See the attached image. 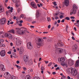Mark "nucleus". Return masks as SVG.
I'll use <instances>...</instances> for the list:
<instances>
[{
    "instance_id": "1",
    "label": "nucleus",
    "mask_w": 79,
    "mask_h": 79,
    "mask_svg": "<svg viewBox=\"0 0 79 79\" xmlns=\"http://www.w3.org/2000/svg\"><path fill=\"white\" fill-rule=\"evenodd\" d=\"M73 7V11H71L70 12V15H72V14L75 15L76 13V10H77V6H76V5L74 4Z\"/></svg>"
},
{
    "instance_id": "2",
    "label": "nucleus",
    "mask_w": 79,
    "mask_h": 79,
    "mask_svg": "<svg viewBox=\"0 0 79 79\" xmlns=\"http://www.w3.org/2000/svg\"><path fill=\"white\" fill-rule=\"evenodd\" d=\"M36 44L37 45H39V46L42 45H43V43H42V39L40 38L38 39L36 41Z\"/></svg>"
},
{
    "instance_id": "3",
    "label": "nucleus",
    "mask_w": 79,
    "mask_h": 79,
    "mask_svg": "<svg viewBox=\"0 0 79 79\" xmlns=\"http://www.w3.org/2000/svg\"><path fill=\"white\" fill-rule=\"evenodd\" d=\"M5 35L6 37H8L10 39H11L13 38V35L10 33H6Z\"/></svg>"
},
{
    "instance_id": "4",
    "label": "nucleus",
    "mask_w": 79,
    "mask_h": 79,
    "mask_svg": "<svg viewBox=\"0 0 79 79\" xmlns=\"http://www.w3.org/2000/svg\"><path fill=\"white\" fill-rule=\"evenodd\" d=\"M23 60L24 62H27L29 61V56L27 55H24L23 57Z\"/></svg>"
},
{
    "instance_id": "5",
    "label": "nucleus",
    "mask_w": 79,
    "mask_h": 79,
    "mask_svg": "<svg viewBox=\"0 0 79 79\" xmlns=\"http://www.w3.org/2000/svg\"><path fill=\"white\" fill-rule=\"evenodd\" d=\"M4 76L6 79H10L11 77V75L9 73L6 72L4 74Z\"/></svg>"
},
{
    "instance_id": "6",
    "label": "nucleus",
    "mask_w": 79,
    "mask_h": 79,
    "mask_svg": "<svg viewBox=\"0 0 79 79\" xmlns=\"http://www.w3.org/2000/svg\"><path fill=\"white\" fill-rule=\"evenodd\" d=\"M16 32L18 34H19V35H23L24 33H25V31H24L23 30H17Z\"/></svg>"
},
{
    "instance_id": "7",
    "label": "nucleus",
    "mask_w": 79,
    "mask_h": 79,
    "mask_svg": "<svg viewBox=\"0 0 79 79\" xmlns=\"http://www.w3.org/2000/svg\"><path fill=\"white\" fill-rule=\"evenodd\" d=\"M77 48H78V46L76 44H75L72 47V51L73 52H76L77 51Z\"/></svg>"
},
{
    "instance_id": "8",
    "label": "nucleus",
    "mask_w": 79,
    "mask_h": 79,
    "mask_svg": "<svg viewBox=\"0 0 79 79\" xmlns=\"http://www.w3.org/2000/svg\"><path fill=\"white\" fill-rule=\"evenodd\" d=\"M6 20L5 18H3L0 20V24H4L6 23Z\"/></svg>"
},
{
    "instance_id": "9",
    "label": "nucleus",
    "mask_w": 79,
    "mask_h": 79,
    "mask_svg": "<svg viewBox=\"0 0 79 79\" xmlns=\"http://www.w3.org/2000/svg\"><path fill=\"white\" fill-rule=\"evenodd\" d=\"M24 52V49L23 47H21L20 48V50L19 51V53L20 55H22V54H23Z\"/></svg>"
},
{
    "instance_id": "10",
    "label": "nucleus",
    "mask_w": 79,
    "mask_h": 79,
    "mask_svg": "<svg viewBox=\"0 0 79 79\" xmlns=\"http://www.w3.org/2000/svg\"><path fill=\"white\" fill-rule=\"evenodd\" d=\"M16 44L17 46H20L22 44V41L19 39L17 40L16 42Z\"/></svg>"
},
{
    "instance_id": "11",
    "label": "nucleus",
    "mask_w": 79,
    "mask_h": 79,
    "mask_svg": "<svg viewBox=\"0 0 79 79\" xmlns=\"http://www.w3.org/2000/svg\"><path fill=\"white\" fill-rule=\"evenodd\" d=\"M5 50H2L0 52V54L1 56H5L6 55Z\"/></svg>"
},
{
    "instance_id": "12",
    "label": "nucleus",
    "mask_w": 79,
    "mask_h": 79,
    "mask_svg": "<svg viewBox=\"0 0 79 79\" xmlns=\"http://www.w3.org/2000/svg\"><path fill=\"white\" fill-rule=\"evenodd\" d=\"M74 69L72 67L68 69L67 70V73H72Z\"/></svg>"
},
{
    "instance_id": "13",
    "label": "nucleus",
    "mask_w": 79,
    "mask_h": 79,
    "mask_svg": "<svg viewBox=\"0 0 79 79\" xmlns=\"http://www.w3.org/2000/svg\"><path fill=\"white\" fill-rule=\"evenodd\" d=\"M27 48L28 49H31L32 48V43L31 42H29L27 44Z\"/></svg>"
},
{
    "instance_id": "14",
    "label": "nucleus",
    "mask_w": 79,
    "mask_h": 79,
    "mask_svg": "<svg viewBox=\"0 0 79 79\" xmlns=\"http://www.w3.org/2000/svg\"><path fill=\"white\" fill-rule=\"evenodd\" d=\"M77 74V71L76 70V69H73V71L72 73V74L74 76H76Z\"/></svg>"
},
{
    "instance_id": "15",
    "label": "nucleus",
    "mask_w": 79,
    "mask_h": 79,
    "mask_svg": "<svg viewBox=\"0 0 79 79\" xmlns=\"http://www.w3.org/2000/svg\"><path fill=\"white\" fill-rule=\"evenodd\" d=\"M0 70H1L2 71H4L5 70V66L3 64H1L0 65Z\"/></svg>"
},
{
    "instance_id": "16",
    "label": "nucleus",
    "mask_w": 79,
    "mask_h": 79,
    "mask_svg": "<svg viewBox=\"0 0 79 79\" xmlns=\"http://www.w3.org/2000/svg\"><path fill=\"white\" fill-rule=\"evenodd\" d=\"M74 64V61L72 59L69 60V64L70 66H72Z\"/></svg>"
},
{
    "instance_id": "17",
    "label": "nucleus",
    "mask_w": 79,
    "mask_h": 79,
    "mask_svg": "<svg viewBox=\"0 0 79 79\" xmlns=\"http://www.w3.org/2000/svg\"><path fill=\"white\" fill-rule=\"evenodd\" d=\"M31 5L33 8H34L37 9V5L35 4V2H32L31 3Z\"/></svg>"
},
{
    "instance_id": "18",
    "label": "nucleus",
    "mask_w": 79,
    "mask_h": 79,
    "mask_svg": "<svg viewBox=\"0 0 79 79\" xmlns=\"http://www.w3.org/2000/svg\"><path fill=\"white\" fill-rule=\"evenodd\" d=\"M58 60L60 63H63L65 61V59L64 58L62 57L59 59Z\"/></svg>"
},
{
    "instance_id": "19",
    "label": "nucleus",
    "mask_w": 79,
    "mask_h": 79,
    "mask_svg": "<svg viewBox=\"0 0 79 79\" xmlns=\"http://www.w3.org/2000/svg\"><path fill=\"white\" fill-rule=\"evenodd\" d=\"M20 5V2L18 1L17 3H15V6L16 8H18L19 7Z\"/></svg>"
},
{
    "instance_id": "20",
    "label": "nucleus",
    "mask_w": 79,
    "mask_h": 79,
    "mask_svg": "<svg viewBox=\"0 0 79 79\" xmlns=\"http://www.w3.org/2000/svg\"><path fill=\"white\" fill-rule=\"evenodd\" d=\"M64 3L65 5H66L67 6H68L69 5V0H65Z\"/></svg>"
},
{
    "instance_id": "21",
    "label": "nucleus",
    "mask_w": 79,
    "mask_h": 79,
    "mask_svg": "<svg viewBox=\"0 0 79 79\" xmlns=\"http://www.w3.org/2000/svg\"><path fill=\"white\" fill-rule=\"evenodd\" d=\"M75 66L76 68H77V67H79V60H78L76 62V63H75Z\"/></svg>"
},
{
    "instance_id": "22",
    "label": "nucleus",
    "mask_w": 79,
    "mask_h": 79,
    "mask_svg": "<svg viewBox=\"0 0 79 79\" xmlns=\"http://www.w3.org/2000/svg\"><path fill=\"white\" fill-rule=\"evenodd\" d=\"M57 50H58L59 53H61L63 52V49L62 48H57Z\"/></svg>"
},
{
    "instance_id": "23",
    "label": "nucleus",
    "mask_w": 79,
    "mask_h": 79,
    "mask_svg": "<svg viewBox=\"0 0 79 79\" xmlns=\"http://www.w3.org/2000/svg\"><path fill=\"white\" fill-rule=\"evenodd\" d=\"M4 10V8L2 6H0V13H2Z\"/></svg>"
},
{
    "instance_id": "24",
    "label": "nucleus",
    "mask_w": 79,
    "mask_h": 79,
    "mask_svg": "<svg viewBox=\"0 0 79 79\" xmlns=\"http://www.w3.org/2000/svg\"><path fill=\"white\" fill-rule=\"evenodd\" d=\"M60 19H62V18H63L64 17V13H60Z\"/></svg>"
},
{
    "instance_id": "25",
    "label": "nucleus",
    "mask_w": 79,
    "mask_h": 79,
    "mask_svg": "<svg viewBox=\"0 0 79 79\" xmlns=\"http://www.w3.org/2000/svg\"><path fill=\"white\" fill-rule=\"evenodd\" d=\"M9 32H10L11 33H12L13 34H15V31L13 29H12L10 30Z\"/></svg>"
},
{
    "instance_id": "26",
    "label": "nucleus",
    "mask_w": 79,
    "mask_h": 79,
    "mask_svg": "<svg viewBox=\"0 0 79 79\" xmlns=\"http://www.w3.org/2000/svg\"><path fill=\"white\" fill-rule=\"evenodd\" d=\"M39 12L37 11L36 13V18H39Z\"/></svg>"
},
{
    "instance_id": "27",
    "label": "nucleus",
    "mask_w": 79,
    "mask_h": 79,
    "mask_svg": "<svg viewBox=\"0 0 79 79\" xmlns=\"http://www.w3.org/2000/svg\"><path fill=\"white\" fill-rule=\"evenodd\" d=\"M33 64V60H30L29 62V65H32Z\"/></svg>"
},
{
    "instance_id": "28",
    "label": "nucleus",
    "mask_w": 79,
    "mask_h": 79,
    "mask_svg": "<svg viewBox=\"0 0 79 79\" xmlns=\"http://www.w3.org/2000/svg\"><path fill=\"white\" fill-rule=\"evenodd\" d=\"M58 45L60 47H63V43H59L58 44Z\"/></svg>"
},
{
    "instance_id": "29",
    "label": "nucleus",
    "mask_w": 79,
    "mask_h": 79,
    "mask_svg": "<svg viewBox=\"0 0 79 79\" xmlns=\"http://www.w3.org/2000/svg\"><path fill=\"white\" fill-rule=\"evenodd\" d=\"M12 56L13 57H14V58H17V56H16V53H13L12 54Z\"/></svg>"
},
{
    "instance_id": "30",
    "label": "nucleus",
    "mask_w": 79,
    "mask_h": 79,
    "mask_svg": "<svg viewBox=\"0 0 79 79\" xmlns=\"http://www.w3.org/2000/svg\"><path fill=\"white\" fill-rule=\"evenodd\" d=\"M11 79H18V78H16V77L14 76H12L11 77Z\"/></svg>"
},
{
    "instance_id": "31",
    "label": "nucleus",
    "mask_w": 79,
    "mask_h": 79,
    "mask_svg": "<svg viewBox=\"0 0 79 79\" xmlns=\"http://www.w3.org/2000/svg\"><path fill=\"white\" fill-rule=\"evenodd\" d=\"M16 10H17L18 13H19L21 11V9L19 8H16Z\"/></svg>"
},
{
    "instance_id": "32",
    "label": "nucleus",
    "mask_w": 79,
    "mask_h": 79,
    "mask_svg": "<svg viewBox=\"0 0 79 79\" xmlns=\"http://www.w3.org/2000/svg\"><path fill=\"white\" fill-rule=\"evenodd\" d=\"M30 76L29 75H27V76L26 77L25 79H30Z\"/></svg>"
},
{
    "instance_id": "33",
    "label": "nucleus",
    "mask_w": 79,
    "mask_h": 79,
    "mask_svg": "<svg viewBox=\"0 0 79 79\" xmlns=\"http://www.w3.org/2000/svg\"><path fill=\"white\" fill-rule=\"evenodd\" d=\"M12 1L14 2V3H15L19 2L18 0H12Z\"/></svg>"
},
{
    "instance_id": "34",
    "label": "nucleus",
    "mask_w": 79,
    "mask_h": 79,
    "mask_svg": "<svg viewBox=\"0 0 79 79\" xmlns=\"http://www.w3.org/2000/svg\"><path fill=\"white\" fill-rule=\"evenodd\" d=\"M10 10H11L9 11V12H11V13H12V12H13V8L12 7H11Z\"/></svg>"
},
{
    "instance_id": "35",
    "label": "nucleus",
    "mask_w": 79,
    "mask_h": 79,
    "mask_svg": "<svg viewBox=\"0 0 79 79\" xmlns=\"http://www.w3.org/2000/svg\"><path fill=\"white\" fill-rule=\"evenodd\" d=\"M74 24L76 25L78 27H79V23H75Z\"/></svg>"
},
{
    "instance_id": "36",
    "label": "nucleus",
    "mask_w": 79,
    "mask_h": 79,
    "mask_svg": "<svg viewBox=\"0 0 79 79\" xmlns=\"http://www.w3.org/2000/svg\"><path fill=\"white\" fill-rule=\"evenodd\" d=\"M41 70H42L43 71H44V70H45V68H44V67H41Z\"/></svg>"
},
{
    "instance_id": "37",
    "label": "nucleus",
    "mask_w": 79,
    "mask_h": 79,
    "mask_svg": "<svg viewBox=\"0 0 79 79\" xmlns=\"http://www.w3.org/2000/svg\"><path fill=\"white\" fill-rule=\"evenodd\" d=\"M52 3L55 5V6H56L57 4H56V2H52Z\"/></svg>"
},
{
    "instance_id": "38",
    "label": "nucleus",
    "mask_w": 79,
    "mask_h": 79,
    "mask_svg": "<svg viewBox=\"0 0 79 79\" xmlns=\"http://www.w3.org/2000/svg\"><path fill=\"white\" fill-rule=\"evenodd\" d=\"M66 76H63L61 78V79H66Z\"/></svg>"
},
{
    "instance_id": "39",
    "label": "nucleus",
    "mask_w": 79,
    "mask_h": 79,
    "mask_svg": "<svg viewBox=\"0 0 79 79\" xmlns=\"http://www.w3.org/2000/svg\"><path fill=\"white\" fill-rule=\"evenodd\" d=\"M65 19H67V20H68V21H69V18L68 17H66Z\"/></svg>"
},
{
    "instance_id": "40",
    "label": "nucleus",
    "mask_w": 79,
    "mask_h": 79,
    "mask_svg": "<svg viewBox=\"0 0 79 79\" xmlns=\"http://www.w3.org/2000/svg\"><path fill=\"white\" fill-rule=\"evenodd\" d=\"M52 62L48 64V66H52Z\"/></svg>"
},
{
    "instance_id": "41",
    "label": "nucleus",
    "mask_w": 79,
    "mask_h": 79,
    "mask_svg": "<svg viewBox=\"0 0 79 79\" xmlns=\"http://www.w3.org/2000/svg\"><path fill=\"white\" fill-rule=\"evenodd\" d=\"M7 54H9V55H11V52L10 51H9L7 52Z\"/></svg>"
},
{
    "instance_id": "42",
    "label": "nucleus",
    "mask_w": 79,
    "mask_h": 79,
    "mask_svg": "<svg viewBox=\"0 0 79 79\" xmlns=\"http://www.w3.org/2000/svg\"><path fill=\"white\" fill-rule=\"evenodd\" d=\"M47 19L48 21H50L51 20V19H50V18L49 17H48L47 18Z\"/></svg>"
},
{
    "instance_id": "43",
    "label": "nucleus",
    "mask_w": 79,
    "mask_h": 79,
    "mask_svg": "<svg viewBox=\"0 0 79 79\" xmlns=\"http://www.w3.org/2000/svg\"><path fill=\"white\" fill-rule=\"evenodd\" d=\"M23 69L24 71H26V70H27V68L26 67H23Z\"/></svg>"
},
{
    "instance_id": "44",
    "label": "nucleus",
    "mask_w": 79,
    "mask_h": 79,
    "mask_svg": "<svg viewBox=\"0 0 79 79\" xmlns=\"http://www.w3.org/2000/svg\"><path fill=\"white\" fill-rule=\"evenodd\" d=\"M16 20H17V23H19V20L16 19Z\"/></svg>"
},
{
    "instance_id": "45",
    "label": "nucleus",
    "mask_w": 79,
    "mask_h": 79,
    "mask_svg": "<svg viewBox=\"0 0 79 79\" xmlns=\"http://www.w3.org/2000/svg\"><path fill=\"white\" fill-rule=\"evenodd\" d=\"M0 41H1V42H4V40L3 39H1L0 40Z\"/></svg>"
},
{
    "instance_id": "46",
    "label": "nucleus",
    "mask_w": 79,
    "mask_h": 79,
    "mask_svg": "<svg viewBox=\"0 0 79 79\" xmlns=\"http://www.w3.org/2000/svg\"><path fill=\"white\" fill-rule=\"evenodd\" d=\"M71 19H74L75 17L74 16H72L70 17Z\"/></svg>"
},
{
    "instance_id": "47",
    "label": "nucleus",
    "mask_w": 79,
    "mask_h": 79,
    "mask_svg": "<svg viewBox=\"0 0 79 79\" xmlns=\"http://www.w3.org/2000/svg\"><path fill=\"white\" fill-rule=\"evenodd\" d=\"M10 46L11 47L13 46V44L12 43H10Z\"/></svg>"
},
{
    "instance_id": "48",
    "label": "nucleus",
    "mask_w": 79,
    "mask_h": 79,
    "mask_svg": "<svg viewBox=\"0 0 79 79\" xmlns=\"http://www.w3.org/2000/svg\"><path fill=\"white\" fill-rule=\"evenodd\" d=\"M61 22V20H58L57 21V23H60Z\"/></svg>"
},
{
    "instance_id": "49",
    "label": "nucleus",
    "mask_w": 79,
    "mask_h": 79,
    "mask_svg": "<svg viewBox=\"0 0 79 79\" xmlns=\"http://www.w3.org/2000/svg\"><path fill=\"white\" fill-rule=\"evenodd\" d=\"M51 27V25H49L48 26V28H49V29H50Z\"/></svg>"
},
{
    "instance_id": "50",
    "label": "nucleus",
    "mask_w": 79,
    "mask_h": 79,
    "mask_svg": "<svg viewBox=\"0 0 79 79\" xmlns=\"http://www.w3.org/2000/svg\"><path fill=\"white\" fill-rule=\"evenodd\" d=\"M64 19H62L61 21V23H64Z\"/></svg>"
},
{
    "instance_id": "51",
    "label": "nucleus",
    "mask_w": 79,
    "mask_h": 79,
    "mask_svg": "<svg viewBox=\"0 0 79 79\" xmlns=\"http://www.w3.org/2000/svg\"><path fill=\"white\" fill-rule=\"evenodd\" d=\"M73 29L74 31H77V29H76V28L74 27Z\"/></svg>"
},
{
    "instance_id": "52",
    "label": "nucleus",
    "mask_w": 79,
    "mask_h": 79,
    "mask_svg": "<svg viewBox=\"0 0 79 79\" xmlns=\"http://www.w3.org/2000/svg\"><path fill=\"white\" fill-rule=\"evenodd\" d=\"M59 18H58V17H57V16L55 18V19H59Z\"/></svg>"
},
{
    "instance_id": "53",
    "label": "nucleus",
    "mask_w": 79,
    "mask_h": 79,
    "mask_svg": "<svg viewBox=\"0 0 79 79\" xmlns=\"http://www.w3.org/2000/svg\"><path fill=\"white\" fill-rule=\"evenodd\" d=\"M44 61L45 62L46 64H48V61Z\"/></svg>"
},
{
    "instance_id": "54",
    "label": "nucleus",
    "mask_w": 79,
    "mask_h": 79,
    "mask_svg": "<svg viewBox=\"0 0 79 79\" xmlns=\"http://www.w3.org/2000/svg\"><path fill=\"white\" fill-rule=\"evenodd\" d=\"M36 23V22L35 21H33L32 22V24H34V23Z\"/></svg>"
},
{
    "instance_id": "55",
    "label": "nucleus",
    "mask_w": 79,
    "mask_h": 79,
    "mask_svg": "<svg viewBox=\"0 0 79 79\" xmlns=\"http://www.w3.org/2000/svg\"><path fill=\"white\" fill-rule=\"evenodd\" d=\"M19 26H22V23H20L19 24Z\"/></svg>"
},
{
    "instance_id": "56",
    "label": "nucleus",
    "mask_w": 79,
    "mask_h": 79,
    "mask_svg": "<svg viewBox=\"0 0 79 79\" xmlns=\"http://www.w3.org/2000/svg\"><path fill=\"white\" fill-rule=\"evenodd\" d=\"M60 68L59 67H57V68H56V70H57V69H59Z\"/></svg>"
},
{
    "instance_id": "57",
    "label": "nucleus",
    "mask_w": 79,
    "mask_h": 79,
    "mask_svg": "<svg viewBox=\"0 0 79 79\" xmlns=\"http://www.w3.org/2000/svg\"><path fill=\"white\" fill-rule=\"evenodd\" d=\"M19 23H23V20H21L19 21Z\"/></svg>"
},
{
    "instance_id": "58",
    "label": "nucleus",
    "mask_w": 79,
    "mask_h": 79,
    "mask_svg": "<svg viewBox=\"0 0 79 79\" xmlns=\"http://www.w3.org/2000/svg\"><path fill=\"white\" fill-rule=\"evenodd\" d=\"M16 63L17 64H19V60L17 61Z\"/></svg>"
},
{
    "instance_id": "59",
    "label": "nucleus",
    "mask_w": 79,
    "mask_h": 79,
    "mask_svg": "<svg viewBox=\"0 0 79 79\" xmlns=\"http://www.w3.org/2000/svg\"><path fill=\"white\" fill-rule=\"evenodd\" d=\"M67 78L68 79H71V77L69 76L67 77Z\"/></svg>"
},
{
    "instance_id": "60",
    "label": "nucleus",
    "mask_w": 79,
    "mask_h": 79,
    "mask_svg": "<svg viewBox=\"0 0 79 79\" xmlns=\"http://www.w3.org/2000/svg\"><path fill=\"white\" fill-rule=\"evenodd\" d=\"M21 18H24V15H21Z\"/></svg>"
},
{
    "instance_id": "61",
    "label": "nucleus",
    "mask_w": 79,
    "mask_h": 79,
    "mask_svg": "<svg viewBox=\"0 0 79 79\" xmlns=\"http://www.w3.org/2000/svg\"><path fill=\"white\" fill-rule=\"evenodd\" d=\"M37 6H38V7H40V5L39 4H37Z\"/></svg>"
},
{
    "instance_id": "62",
    "label": "nucleus",
    "mask_w": 79,
    "mask_h": 79,
    "mask_svg": "<svg viewBox=\"0 0 79 79\" xmlns=\"http://www.w3.org/2000/svg\"><path fill=\"white\" fill-rule=\"evenodd\" d=\"M72 39L73 40H75V38L74 37H73H73H72Z\"/></svg>"
},
{
    "instance_id": "63",
    "label": "nucleus",
    "mask_w": 79,
    "mask_h": 79,
    "mask_svg": "<svg viewBox=\"0 0 79 79\" xmlns=\"http://www.w3.org/2000/svg\"><path fill=\"white\" fill-rule=\"evenodd\" d=\"M52 74L55 75V74H56V72H53L52 73Z\"/></svg>"
},
{
    "instance_id": "64",
    "label": "nucleus",
    "mask_w": 79,
    "mask_h": 79,
    "mask_svg": "<svg viewBox=\"0 0 79 79\" xmlns=\"http://www.w3.org/2000/svg\"><path fill=\"white\" fill-rule=\"evenodd\" d=\"M10 23V24H13V22H11Z\"/></svg>"
}]
</instances>
